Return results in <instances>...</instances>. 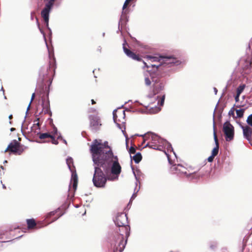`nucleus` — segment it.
I'll return each instance as SVG.
<instances>
[{
  "label": "nucleus",
  "instance_id": "f257e3e1",
  "mask_svg": "<svg viewBox=\"0 0 252 252\" xmlns=\"http://www.w3.org/2000/svg\"><path fill=\"white\" fill-rule=\"evenodd\" d=\"M90 151L94 164V173L93 178L94 186L97 188L104 187L107 179L100 167L106 173L110 172L112 176L108 178L111 181L117 180L121 172V166L117 156L114 155L108 142H102L100 139H95L90 146Z\"/></svg>",
  "mask_w": 252,
  "mask_h": 252
},
{
  "label": "nucleus",
  "instance_id": "f03ea898",
  "mask_svg": "<svg viewBox=\"0 0 252 252\" xmlns=\"http://www.w3.org/2000/svg\"><path fill=\"white\" fill-rule=\"evenodd\" d=\"M116 225L120 227V234L118 236L117 241H119L118 250L122 252L125 248L127 243V239L129 235L130 227L126 225L127 221V218L124 213H118L114 219Z\"/></svg>",
  "mask_w": 252,
  "mask_h": 252
},
{
  "label": "nucleus",
  "instance_id": "7ed1b4c3",
  "mask_svg": "<svg viewBox=\"0 0 252 252\" xmlns=\"http://www.w3.org/2000/svg\"><path fill=\"white\" fill-rule=\"evenodd\" d=\"M143 136L144 137V142L148 141L145 146L146 147H149L150 148L159 151H163L166 148L168 153L169 151L173 152L176 156L171 145L157 134L152 132H148L143 135Z\"/></svg>",
  "mask_w": 252,
  "mask_h": 252
},
{
  "label": "nucleus",
  "instance_id": "20e7f679",
  "mask_svg": "<svg viewBox=\"0 0 252 252\" xmlns=\"http://www.w3.org/2000/svg\"><path fill=\"white\" fill-rule=\"evenodd\" d=\"M147 99L150 104L147 109L150 113L155 114L161 110V106L164 104L165 95L155 94L152 96L149 95Z\"/></svg>",
  "mask_w": 252,
  "mask_h": 252
},
{
  "label": "nucleus",
  "instance_id": "39448f33",
  "mask_svg": "<svg viewBox=\"0 0 252 252\" xmlns=\"http://www.w3.org/2000/svg\"><path fill=\"white\" fill-rule=\"evenodd\" d=\"M113 115L114 122L116 124L117 126L121 129L122 132L126 137V145H127L128 137L125 132V111L121 108H118L113 111ZM126 147H127V145H126Z\"/></svg>",
  "mask_w": 252,
  "mask_h": 252
},
{
  "label": "nucleus",
  "instance_id": "423d86ee",
  "mask_svg": "<svg viewBox=\"0 0 252 252\" xmlns=\"http://www.w3.org/2000/svg\"><path fill=\"white\" fill-rule=\"evenodd\" d=\"M161 63L158 64H152V67H155L158 69L161 66L166 67L172 65H178L181 63V62L172 56H162Z\"/></svg>",
  "mask_w": 252,
  "mask_h": 252
},
{
  "label": "nucleus",
  "instance_id": "0eeeda50",
  "mask_svg": "<svg viewBox=\"0 0 252 252\" xmlns=\"http://www.w3.org/2000/svg\"><path fill=\"white\" fill-rule=\"evenodd\" d=\"M222 131L226 141H231L234 137V128L229 122H225L222 126Z\"/></svg>",
  "mask_w": 252,
  "mask_h": 252
},
{
  "label": "nucleus",
  "instance_id": "6e6552de",
  "mask_svg": "<svg viewBox=\"0 0 252 252\" xmlns=\"http://www.w3.org/2000/svg\"><path fill=\"white\" fill-rule=\"evenodd\" d=\"M56 0H44L45 3V7L41 11V15L48 28L49 13L52 8L54 2Z\"/></svg>",
  "mask_w": 252,
  "mask_h": 252
},
{
  "label": "nucleus",
  "instance_id": "1a4fd4ad",
  "mask_svg": "<svg viewBox=\"0 0 252 252\" xmlns=\"http://www.w3.org/2000/svg\"><path fill=\"white\" fill-rule=\"evenodd\" d=\"M66 162L67 166L72 173L71 181L73 182V188L75 190L77 188L78 178L77 175L73 165V160L72 158L68 157L66 159Z\"/></svg>",
  "mask_w": 252,
  "mask_h": 252
},
{
  "label": "nucleus",
  "instance_id": "9d476101",
  "mask_svg": "<svg viewBox=\"0 0 252 252\" xmlns=\"http://www.w3.org/2000/svg\"><path fill=\"white\" fill-rule=\"evenodd\" d=\"M171 170L173 173L177 175H185L187 177L190 178H193L195 176V174L193 173L188 174L187 169L179 164L172 166L171 168Z\"/></svg>",
  "mask_w": 252,
  "mask_h": 252
},
{
  "label": "nucleus",
  "instance_id": "9b49d317",
  "mask_svg": "<svg viewBox=\"0 0 252 252\" xmlns=\"http://www.w3.org/2000/svg\"><path fill=\"white\" fill-rule=\"evenodd\" d=\"M161 58L162 56H159L158 55H156L155 56H151V55H147L146 57H144L145 59L146 62H143V63H144V67H146L147 68H149L150 66H152V64H158L159 63H161Z\"/></svg>",
  "mask_w": 252,
  "mask_h": 252
},
{
  "label": "nucleus",
  "instance_id": "f8f14e48",
  "mask_svg": "<svg viewBox=\"0 0 252 252\" xmlns=\"http://www.w3.org/2000/svg\"><path fill=\"white\" fill-rule=\"evenodd\" d=\"M9 150L12 153L17 154L18 155L21 154L23 150L22 149L20 143L17 140H13L8 146L7 148L5 150L4 152H6Z\"/></svg>",
  "mask_w": 252,
  "mask_h": 252
},
{
  "label": "nucleus",
  "instance_id": "ddd939ff",
  "mask_svg": "<svg viewBox=\"0 0 252 252\" xmlns=\"http://www.w3.org/2000/svg\"><path fill=\"white\" fill-rule=\"evenodd\" d=\"M145 76V82L147 86H150L152 82L153 83V86L158 82V79L155 77V74L151 73L149 71H147L144 74Z\"/></svg>",
  "mask_w": 252,
  "mask_h": 252
},
{
  "label": "nucleus",
  "instance_id": "4468645a",
  "mask_svg": "<svg viewBox=\"0 0 252 252\" xmlns=\"http://www.w3.org/2000/svg\"><path fill=\"white\" fill-rule=\"evenodd\" d=\"M90 127L93 130H96L99 128L101 124L99 118L95 115L90 116Z\"/></svg>",
  "mask_w": 252,
  "mask_h": 252
},
{
  "label": "nucleus",
  "instance_id": "2eb2a0df",
  "mask_svg": "<svg viewBox=\"0 0 252 252\" xmlns=\"http://www.w3.org/2000/svg\"><path fill=\"white\" fill-rule=\"evenodd\" d=\"M243 62H244V60H241L240 61L241 63H243ZM251 63L252 62L249 59L245 61L244 64L243 65V70L242 71V74L243 76L248 75L252 72L251 68Z\"/></svg>",
  "mask_w": 252,
  "mask_h": 252
},
{
  "label": "nucleus",
  "instance_id": "dca6fc26",
  "mask_svg": "<svg viewBox=\"0 0 252 252\" xmlns=\"http://www.w3.org/2000/svg\"><path fill=\"white\" fill-rule=\"evenodd\" d=\"M241 127L243 129L244 137L248 140H250L252 135V129L248 126H242Z\"/></svg>",
  "mask_w": 252,
  "mask_h": 252
},
{
  "label": "nucleus",
  "instance_id": "f3484780",
  "mask_svg": "<svg viewBox=\"0 0 252 252\" xmlns=\"http://www.w3.org/2000/svg\"><path fill=\"white\" fill-rule=\"evenodd\" d=\"M126 44V41H125V42L123 43V50L125 53L129 58H132L133 60L137 61H140V59L139 57L136 55L135 53H133L129 49H127L125 47V44Z\"/></svg>",
  "mask_w": 252,
  "mask_h": 252
},
{
  "label": "nucleus",
  "instance_id": "a211bd4d",
  "mask_svg": "<svg viewBox=\"0 0 252 252\" xmlns=\"http://www.w3.org/2000/svg\"><path fill=\"white\" fill-rule=\"evenodd\" d=\"M214 138L216 144V147L213 149L211 155L215 157L218 154L219 146L218 140L215 129L214 130Z\"/></svg>",
  "mask_w": 252,
  "mask_h": 252
},
{
  "label": "nucleus",
  "instance_id": "6ab92c4d",
  "mask_svg": "<svg viewBox=\"0 0 252 252\" xmlns=\"http://www.w3.org/2000/svg\"><path fill=\"white\" fill-rule=\"evenodd\" d=\"M133 173L135 176V179L136 180V187L135 188V189L134 190V193H133V194L131 197L130 201L133 200V199H134L136 197V196L137 195V193L139 191V189H140V186H139V187L138 188H137L138 183H139V181H138V178H137V175H136L135 172L134 170H133Z\"/></svg>",
  "mask_w": 252,
  "mask_h": 252
},
{
  "label": "nucleus",
  "instance_id": "aec40b11",
  "mask_svg": "<svg viewBox=\"0 0 252 252\" xmlns=\"http://www.w3.org/2000/svg\"><path fill=\"white\" fill-rule=\"evenodd\" d=\"M42 112L44 114H51V112L50 110V106L49 103L48 101L43 102L42 105Z\"/></svg>",
  "mask_w": 252,
  "mask_h": 252
},
{
  "label": "nucleus",
  "instance_id": "412c9836",
  "mask_svg": "<svg viewBox=\"0 0 252 252\" xmlns=\"http://www.w3.org/2000/svg\"><path fill=\"white\" fill-rule=\"evenodd\" d=\"M132 158L134 162L136 163H138L141 161L142 159V156L140 153H137L133 156Z\"/></svg>",
  "mask_w": 252,
  "mask_h": 252
},
{
  "label": "nucleus",
  "instance_id": "4be33fe9",
  "mask_svg": "<svg viewBox=\"0 0 252 252\" xmlns=\"http://www.w3.org/2000/svg\"><path fill=\"white\" fill-rule=\"evenodd\" d=\"M246 88V85L245 84H241L239 85L236 89V94L238 95H240L241 93L244 91V89Z\"/></svg>",
  "mask_w": 252,
  "mask_h": 252
},
{
  "label": "nucleus",
  "instance_id": "5701e85b",
  "mask_svg": "<svg viewBox=\"0 0 252 252\" xmlns=\"http://www.w3.org/2000/svg\"><path fill=\"white\" fill-rule=\"evenodd\" d=\"M39 137L41 139H45L47 138H54L53 135L48 133H41L39 134Z\"/></svg>",
  "mask_w": 252,
  "mask_h": 252
},
{
  "label": "nucleus",
  "instance_id": "b1692460",
  "mask_svg": "<svg viewBox=\"0 0 252 252\" xmlns=\"http://www.w3.org/2000/svg\"><path fill=\"white\" fill-rule=\"evenodd\" d=\"M27 222L28 224V227L30 229L33 228L36 225L35 221L33 219L27 220Z\"/></svg>",
  "mask_w": 252,
  "mask_h": 252
},
{
  "label": "nucleus",
  "instance_id": "393cba45",
  "mask_svg": "<svg viewBox=\"0 0 252 252\" xmlns=\"http://www.w3.org/2000/svg\"><path fill=\"white\" fill-rule=\"evenodd\" d=\"M53 136H55V137H57L58 139H62V137H61V134L59 133L58 132V130L56 127H54L53 130L52 131V134H51Z\"/></svg>",
  "mask_w": 252,
  "mask_h": 252
},
{
  "label": "nucleus",
  "instance_id": "a878e982",
  "mask_svg": "<svg viewBox=\"0 0 252 252\" xmlns=\"http://www.w3.org/2000/svg\"><path fill=\"white\" fill-rule=\"evenodd\" d=\"M237 117L239 118H241L243 116L244 110L241 109L236 110Z\"/></svg>",
  "mask_w": 252,
  "mask_h": 252
},
{
  "label": "nucleus",
  "instance_id": "bb28decb",
  "mask_svg": "<svg viewBox=\"0 0 252 252\" xmlns=\"http://www.w3.org/2000/svg\"><path fill=\"white\" fill-rule=\"evenodd\" d=\"M247 124L252 127V114L250 115L247 120Z\"/></svg>",
  "mask_w": 252,
  "mask_h": 252
},
{
  "label": "nucleus",
  "instance_id": "cd10ccee",
  "mask_svg": "<svg viewBox=\"0 0 252 252\" xmlns=\"http://www.w3.org/2000/svg\"><path fill=\"white\" fill-rule=\"evenodd\" d=\"M129 153L130 155V157H131V154H134L135 152V149L133 147H130L128 150Z\"/></svg>",
  "mask_w": 252,
  "mask_h": 252
},
{
  "label": "nucleus",
  "instance_id": "c85d7f7f",
  "mask_svg": "<svg viewBox=\"0 0 252 252\" xmlns=\"http://www.w3.org/2000/svg\"><path fill=\"white\" fill-rule=\"evenodd\" d=\"M34 96H35V94H34V93H33V94H32V97H31V99L30 103V104H29L28 107V108H27V111H28L29 110V108H30V105H31V103H32V101L33 100V99H34Z\"/></svg>",
  "mask_w": 252,
  "mask_h": 252
},
{
  "label": "nucleus",
  "instance_id": "c756f323",
  "mask_svg": "<svg viewBox=\"0 0 252 252\" xmlns=\"http://www.w3.org/2000/svg\"><path fill=\"white\" fill-rule=\"evenodd\" d=\"M130 1V0H126L125 2V3H124V5H123V10H124V9H125L126 7V6H127V5L128 3Z\"/></svg>",
  "mask_w": 252,
  "mask_h": 252
},
{
  "label": "nucleus",
  "instance_id": "7c9ffc66",
  "mask_svg": "<svg viewBox=\"0 0 252 252\" xmlns=\"http://www.w3.org/2000/svg\"><path fill=\"white\" fill-rule=\"evenodd\" d=\"M130 1V0H126L125 2V3H124V5H123V10H124V9H125L126 7V6H127V5L128 3Z\"/></svg>",
  "mask_w": 252,
  "mask_h": 252
},
{
  "label": "nucleus",
  "instance_id": "2f4dec72",
  "mask_svg": "<svg viewBox=\"0 0 252 252\" xmlns=\"http://www.w3.org/2000/svg\"><path fill=\"white\" fill-rule=\"evenodd\" d=\"M228 115L229 116H234V107H233L229 112H228Z\"/></svg>",
  "mask_w": 252,
  "mask_h": 252
},
{
  "label": "nucleus",
  "instance_id": "473e14b6",
  "mask_svg": "<svg viewBox=\"0 0 252 252\" xmlns=\"http://www.w3.org/2000/svg\"><path fill=\"white\" fill-rule=\"evenodd\" d=\"M54 136V138H51L52 140V143L54 144H55V145H57L58 144V142L57 140H55V136Z\"/></svg>",
  "mask_w": 252,
  "mask_h": 252
},
{
  "label": "nucleus",
  "instance_id": "72a5a7b5",
  "mask_svg": "<svg viewBox=\"0 0 252 252\" xmlns=\"http://www.w3.org/2000/svg\"><path fill=\"white\" fill-rule=\"evenodd\" d=\"M214 156H213L212 155L210 156L209 157H208V161L210 162H211L213 161L214 158Z\"/></svg>",
  "mask_w": 252,
  "mask_h": 252
},
{
  "label": "nucleus",
  "instance_id": "f704fd0d",
  "mask_svg": "<svg viewBox=\"0 0 252 252\" xmlns=\"http://www.w3.org/2000/svg\"><path fill=\"white\" fill-rule=\"evenodd\" d=\"M240 95H238V94H236V95L235 96V100L236 102H237L239 101Z\"/></svg>",
  "mask_w": 252,
  "mask_h": 252
},
{
  "label": "nucleus",
  "instance_id": "c9c22d12",
  "mask_svg": "<svg viewBox=\"0 0 252 252\" xmlns=\"http://www.w3.org/2000/svg\"><path fill=\"white\" fill-rule=\"evenodd\" d=\"M213 90H214V92L215 93V94H217V92H218V90H217V88H214Z\"/></svg>",
  "mask_w": 252,
  "mask_h": 252
},
{
  "label": "nucleus",
  "instance_id": "e433bc0d",
  "mask_svg": "<svg viewBox=\"0 0 252 252\" xmlns=\"http://www.w3.org/2000/svg\"><path fill=\"white\" fill-rule=\"evenodd\" d=\"M252 47V41H250V43H249V47L250 49H251Z\"/></svg>",
  "mask_w": 252,
  "mask_h": 252
},
{
  "label": "nucleus",
  "instance_id": "4c0bfd02",
  "mask_svg": "<svg viewBox=\"0 0 252 252\" xmlns=\"http://www.w3.org/2000/svg\"><path fill=\"white\" fill-rule=\"evenodd\" d=\"M55 214L54 212H51L49 214V216H52V215H54Z\"/></svg>",
  "mask_w": 252,
  "mask_h": 252
},
{
  "label": "nucleus",
  "instance_id": "58836bf2",
  "mask_svg": "<svg viewBox=\"0 0 252 252\" xmlns=\"http://www.w3.org/2000/svg\"><path fill=\"white\" fill-rule=\"evenodd\" d=\"M164 153L166 154V155L167 156V157L169 159V155L167 153V152L166 151H164Z\"/></svg>",
  "mask_w": 252,
  "mask_h": 252
},
{
  "label": "nucleus",
  "instance_id": "ea45409f",
  "mask_svg": "<svg viewBox=\"0 0 252 252\" xmlns=\"http://www.w3.org/2000/svg\"><path fill=\"white\" fill-rule=\"evenodd\" d=\"M91 101H92V104L95 103V102L94 101V99H92Z\"/></svg>",
  "mask_w": 252,
  "mask_h": 252
},
{
  "label": "nucleus",
  "instance_id": "a19ab883",
  "mask_svg": "<svg viewBox=\"0 0 252 252\" xmlns=\"http://www.w3.org/2000/svg\"><path fill=\"white\" fill-rule=\"evenodd\" d=\"M63 142H64L65 144H67L66 141L65 140L63 139Z\"/></svg>",
  "mask_w": 252,
  "mask_h": 252
},
{
  "label": "nucleus",
  "instance_id": "79ce46f5",
  "mask_svg": "<svg viewBox=\"0 0 252 252\" xmlns=\"http://www.w3.org/2000/svg\"><path fill=\"white\" fill-rule=\"evenodd\" d=\"M12 117V115H10L9 116V118L10 119H11Z\"/></svg>",
  "mask_w": 252,
  "mask_h": 252
},
{
  "label": "nucleus",
  "instance_id": "37998d69",
  "mask_svg": "<svg viewBox=\"0 0 252 252\" xmlns=\"http://www.w3.org/2000/svg\"><path fill=\"white\" fill-rule=\"evenodd\" d=\"M2 188H3V189H5V188H6V187H5V185H2Z\"/></svg>",
  "mask_w": 252,
  "mask_h": 252
},
{
  "label": "nucleus",
  "instance_id": "c03bdc74",
  "mask_svg": "<svg viewBox=\"0 0 252 252\" xmlns=\"http://www.w3.org/2000/svg\"><path fill=\"white\" fill-rule=\"evenodd\" d=\"M7 160H4V162H3V163H7Z\"/></svg>",
  "mask_w": 252,
  "mask_h": 252
},
{
  "label": "nucleus",
  "instance_id": "a18cd8bd",
  "mask_svg": "<svg viewBox=\"0 0 252 252\" xmlns=\"http://www.w3.org/2000/svg\"><path fill=\"white\" fill-rule=\"evenodd\" d=\"M1 90L3 92L4 90H3V88L2 87L1 88Z\"/></svg>",
  "mask_w": 252,
  "mask_h": 252
},
{
  "label": "nucleus",
  "instance_id": "49530a36",
  "mask_svg": "<svg viewBox=\"0 0 252 252\" xmlns=\"http://www.w3.org/2000/svg\"><path fill=\"white\" fill-rule=\"evenodd\" d=\"M0 168H1L2 169H4V168H3V166H2L0 167Z\"/></svg>",
  "mask_w": 252,
  "mask_h": 252
}]
</instances>
